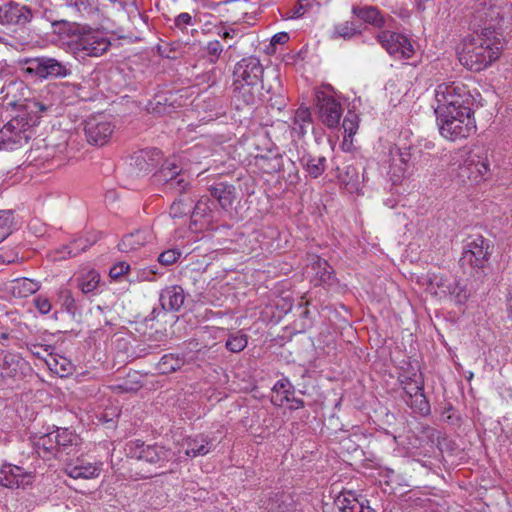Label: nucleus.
Returning <instances> with one entry per match:
<instances>
[{
    "instance_id": "603ef678",
    "label": "nucleus",
    "mask_w": 512,
    "mask_h": 512,
    "mask_svg": "<svg viewBox=\"0 0 512 512\" xmlns=\"http://www.w3.org/2000/svg\"><path fill=\"white\" fill-rule=\"evenodd\" d=\"M46 362L51 370H53L55 373L59 374L62 377L71 373L72 364L65 357H60V359L51 357V359L47 360Z\"/></svg>"
},
{
    "instance_id": "c03bdc74",
    "label": "nucleus",
    "mask_w": 512,
    "mask_h": 512,
    "mask_svg": "<svg viewBox=\"0 0 512 512\" xmlns=\"http://www.w3.org/2000/svg\"><path fill=\"white\" fill-rule=\"evenodd\" d=\"M360 33V26L356 25L352 21H346L335 26L333 31V38L341 37L345 40H348Z\"/></svg>"
},
{
    "instance_id": "774afa93",
    "label": "nucleus",
    "mask_w": 512,
    "mask_h": 512,
    "mask_svg": "<svg viewBox=\"0 0 512 512\" xmlns=\"http://www.w3.org/2000/svg\"><path fill=\"white\" fill-rule=\"evenodd\" d=\"M63 87L67 88L69 91L73 92V94L75 96H79V94L77 93V91L80 89V87L76 84H68V83H62L61 84Z\"/></svg>"
},
{
    "instance_id": "a211bd4d",
    "label": "nucleus",
    "mask_w": 512,
    "mask_h": 512,
    "mask_svg": "<svg viewBox=\"0 0 512 512\" xmlns=\"http://www.w3.org/2000/svg\"><path fill=\"white\" fill-rule=\"evenodd\" d=\"M263 85L245 83L233 80L232 83V104L237 110L252 107L260 97V90Z\"/></svg>"
},
{
    "instance_id": "864d4df0",
    "label": "nucleus",
    "mask_w": 512,
    "mask_h": 512,
    "mask_svg": "<svg viewBox=\"0 0 512 512\" xmlns=\"http://www.w3.org/2000/svg\"><path fill=\"white\" fill-rule=\"evenodd\" d=\"M310 7V3H302V1H298L293 7L281 11V17L286 20L299 19L304 16Z\"/></svg>"
},
{
    "instance_id": "c85d7f7f",
    "label": "nucleus",
    "mask_w": 512,
    "mask_h": 512,
    "mask_svg": "<svg viewBox=\"0 0 512 512\" xmlns=\"http://www.w3.org/2000/svg\"><path fill=\"white\" fill-rule=\"evenodd\" d=\"M161 157V151L157 148L140 150L134 153L133 165L139 172L148 173L158 164Z\"/></svg>"
},
{
    "instance_id": "5fc2aeb1",
    "label": "nucleus",
    "mask_w": 512,
    "mask_h": 512,
    "mask_svg": "<svg viewBox=\"0 0 512 512\" xmlns=\"http://www.w3.org/2000/svg\"><path fill=\"white\" fill-rule=\"evenodd\" d=\"M212 205L208 197H201L194 205L192 216L200 218L208 216L212 212Z\"/></svg>"
},
{
    "instance_id": "bf43d9fd",
    "label": "nucleus",
    "mask_w": 512,
    "mask_h": 512,
    "mask_svg": "<svg viewBox=\"0 0 512 512\" xmlns=\"http://www.w3.org/2000/svg\"><path fill=\"white\" fill-rule=\"evenodd\" d=\"M130 270V265L127 262H118L114 264L109 271V275L112 279L117 280Z\"/></svg>"
},
{
    "instance_id": "9b49d317",
    "label": "nucleus",
    "mask_w": 512,
    "mask_h": 512,
    "mask_svg": "<svg viewBox=\"0 0 512 512\" xmlns=\"http://www.w3.org/2000/svg\"><path fill=\"white\" fill-rule=\"evenodd\" d=\"M24 63L28 65L27 73L42 79L64 78L71 74L70 65L51 57L27 58Z\"/></svg>"
},
{
    "instance_id": "49530a36",
    "label": "nucleus",
    "mask_w": 512,
    "mask_h": 512,
    "mask_svg": "<svg viewBox=\"0 0 512 512\" xmlns=\"http://www.w3.org/2000/svg\"><path fill=\"white\" fill-rule=\"evenodd\" d=\"M248 344V336L243 333L230 334L225 343V348L232 353L243 351Z\"/></svg>"
},
{
    "instance_id": "6e6d98bb",
    "label": "nucleus",
    "mask_w": 512,
    "mask_h": 512,
    "mask_svg": "<svg viewBox=\"0 0 512 512\" xmlns=\"http://www.w3.org/2000/svg\"><path fill=\"white\" fill-rule=\"evenodd\" d=\"M182 252L178 249H168L163 251L158 256V262L163 266H170L177 262V260L181 257Z\"/></svg>"
},
{
    "instance_id": "09e8293b",
    "label": "nucleus",
    "mask_w": 512,
    "mask_h": 512,
    "mask_svg": "<svg viewBox=\"0 0 512 512\" xmlns=\"http://www.w3.org/2000/svg\"><path fill=\"white\" fill-rule=\"evenodd\" d=\"M172 109H173L172 104L167 103V98L164 96H156L147 105V110L150 113H153L156 115L168 114L172 111Z\"/></svg>"
},
{
    "instance_id": "3c124183",
    "label": "nucleus",
    "mask_w": 512,
    "mask_h": 512,
    "mask_svg": "<svg viewBox=\"0 0 512 512\" xmlns=\"http://www.w3.org/2000/svg\"><path fill=\"white\" fill-rule=\"evenodd\" d=\"M61 7H67L78 14H90L89 0H55Z\"/></svg>"
},
{
    "instance_id": "412c9836",
    "label": "nucleus",
    "mask_w": 512,
    "mask_h": 512,
    "mask_svg": "<svg viewBox=\"0 0 512 512\" xmlns=\"http://www.w3.org/2000/svg\"><path fill=\"white\" fill-rule=\"evenodd\" d=\"M153 239L152 230L149 227L136 229L124 235L118 244L121 252L130 253L139 250Z\"/></svg>"
},
{
    "instance_id": "1a4fd4ad",
    "label": "nucleus",
    "mask_w": 512,
    "mask_h": 512,
    "mask_svg": "<svg viewBox=\"0 0 512 512\" xmlns=\"http://www.w3.org/2000/svg\"><path fill=\"white\" fill-rule=\"evenodd\" d=\"M111 46V42L103 33L97 30L83 29L74 40V53L79 57H99Z\"/></svg>"
},
{
    "instance_id": "69168bd1",
    "label": "nucleus",
    "mask_w": 512,
    "mask_h": 512,
    "mask_svg": "<svg viewBox=\"0 0 512 512\" xmlns=\"http://www.w3.org/2000/svg\"><path fill=\"white\" fill-rule=\"evenodd\" d=\"M28 349L34 356H36L38 358H42L40 350L47 351V348H43L42 345H38V344H30V345H28Z\"/></svg>"
},
{
    "instance_id": "f3484780",
    "label": "nucleus",
    "mask_w": 512,
    "mask_h": 512,
    "mask_svg": "<svg viewBox=\"0 0 512 512\" xmlns=\"http://www.w3.org/2000/svg\"><path fill=\"white\" fill-rule=\"evenodd\" d=\"M264 68L259 58L250 56L238 61L233 70V80L262 85Z\"/></svg>"
},
{
    "instance_id": "ddd939ff",
    "label": "nucleus",
    "mask_w": 512,
    "mask_h": 512,
    "mask_svg": "<svg viewBox=\"0 0 512 512\" xmlns=\"http://www.w3.org/2000/svg\"><path fill=\"white\" fill-rule=\"evenodd\" d=\"M35 481V473L23 467L4 463L0 467V486L8 489H26Z\"/></svg>"
},
{
    "instance_id": "c9c22d12",
    "label": "nucleus",
    "mask_w": 512,
    "mask_h": 512,
    "mask_svg": "<svg viewBox=\"0 0 512 512\" xmlns=\"http://www.w3.org/2000/svg\"><path fill=\"white\" fill-rule=\"evenodd\" d=\"M256 159L258 162L263 161L261 166L268 173L280 171L283 167L282 156L276 149L270 148L266 154L257 155Z\"/></svg>"
},
{
    "instance_id": "e433bc0d",
    "label": "nucleus",
    "mask_w": 512,
    "mask_h": 512,
    "mask_svg": "<svg viewBox=\"0 0 512 512\" xmlns=\"http://www.w3.org/2000/svg\"><path fill=\"white\" fill-rule=\"evenodd\" d=\"M140 378H141V376L136 372H134L132 374L129 373L126 379H123L119 383L111 385V389L115 393L137 392L142 387Z\"/></svg>"
},
{
    "instance_id": "ea45409f",
    "label": "nucleus",
    "mask_w": 512,
    "mask_h": 512,
    "mask_svg": "<svg viewBox=\"0 0 512 512\" xmlns=\"http://www.w3.org/2000/svg\"><path fill=\"white\" fill-rule=\"evenodd\" d=\"M311 268L320 282L327 283L332 279L333 269L325 259L317 255L313 256Z\"/></svg>"
},
{
    "instance_id": "a19ab883",
    "label": "nucleus",
    "mask_w": 512,
    "mask_h": 512,
    "mask_svg": "<svg viewBox=\"0 0 512 512\" xmlns=\"http://www.w3.org/2000/svg\"><path fill=\"white\" fill-rule=\"evenodd\" d=\"M445 288L446 289L443 290V292L449 293L450 296L459 304L465 303L470 296V292L466 285L456 279L449 282Z\"/></svg>"
},
{
    "instance_id": "a878e982",
    "label": "nucleus",
    "mask_w": 512,
    "mask_h": 512,
    "mask_svg": "<svg viewBox=\"0 0 512 512\" xmlns=\"http://www.w3.org/2000/svg\"><path fill=\"white\" fill-rule=\"evenodd\" d=\"M399 382L405 392V396L418 393L424 389V381L418 365H408L399 375Z\"/></svg>"
},
{
    "instance_id": "37998d69",
    "label": "nucleus",
    "mask_w": 512,
    "mask_h": 512,
    "mask_svg": "<svg viewBox=\"0 0 512 512\" xmlns=\"http://www.w3.org/2000/svg\"><path fill=\"white\" fill-rule=\"evenodd\" d=\"M339 178L343 184H345L346 188L350 191H356L360 186V179L357 169L348 165L345 167V171L343 174L339 175Z\"/></svg>"
},
{
    "instance_id": "5701e85b",
    "label": "nucleus",
    "mask_w": 512,
    "mask_h": 512,
    "mask_svg": "<svg viewBox=\"0 0 512 512\" xmlns=\"http://www.w3.org/2000/svg\"><path fill=\"white\" fill-rule=\"evenodd\" d=\"M55 433L57 438L56 449L58 459L75 454L78 451L81 439L76 433L68 428H57Z\"/></svg>"
},
{
    "instance_id": "cd10ccee",
    "label": "nucleus",
    "mask_w": 512,
    "mask_h": 512,
    "mask_svg": "<svg viewBox=\"0 0 512 512\" xmlns=\"http://www.w3.org/2000/svg\"><path fill=\"white\" fill-rule=\"evenodd\" d=\"M298 161L311 178H319L326 169V157L308 151L299 152Z\"/></svg>"
},
{
    "instance_id": "0eeeda50",
    "label": "nucleus",
    "mask_w": 512,
    "mask_h": 512,
    "mask_svg": "<svg viewBox=\"0 0 512 512\" xmlns=\"http://www.w3.org/2000/svg\"><path fill=\"white\" fill-rule=\"evenodd\" d=\"M125 451L127 456L132 459L144 461L158 467L165 466L174 457L171 449L158 444H146L139 439L129 441L126 444Z\"/></svg>"
},
{
    "instance_id": "338daca9",
    "label": "nucleus",
    "mask_w": 512,
    "mask_h": 512,
    "mask_svg": "<svg viewBox=\"0 0 512 512\" xmlns=\"http://www.w3.org/2000/svg\"><path fill=\"white\" fill-rule=\"evenodd\" d=\"M290 401L292 402L291 408L292 409H300L304 407V401L300 398H291Z\"/></svg>"
},
{
    "instance_id": "f704fd0d",
    "label": "nucleus",
    "mask_w": 512,
    "mask_h": 512,
    "mask_svg": "<svg viewBox=\"0 0 512 512\" xmlns=\"http://www.w3.org/2000/svg\"><path fill=\"white\" fill-rule=\"evenodd\" d=\"M185 364L183 356L178 354H165L157 364V370L161 374H170L179 370Z\"/></svg>"
},
{
    "instance_id": "4d7b16f0",
    "label": "nucleus",
    "mask_w": 512,
    "mask_h": 512,
    "mask_svg": "<svg viewBox=\"0 0 512 512\" xmlns=\"http://www.w3.org/2000/svg\"><path fill=\"white\" fill-rule=\"evenodd\" d=\"M352 499H358L356 496V493L353 491H347L343 492L341 495H339L336 499V503L339 507V509L342 512H345V510L348 509L349 506L352 504Z\"/></svg>"
},
{
    "instance_id": "7ed1b4c3",
    "label": "nucleus",
    "mask_w": 512,
    "mask_h": 512,
    "mask_svg": "<svg viewBox=\"0 0 512 512\" xmlns=\"http://www.w3.org/2000/svg\"><path fill=\"white\" fill-rule=\"evenodd\" d=\"M458 164L456 177L462 184L477 185L487 181L491 175V163L485 149H474L467 153L457 152L453 158Z\"/></svg>"
},
{
    "instance_id": "4be33fe9",
    "label": "nucleus",
    "mask_w": 512,
    "mask_h": 512,
    "mask_svg": "<svg viewBox=\"0 0 512 512\" xmlns=\"http://www.w3.org/2000/svg\"><path fill=\"white\" fill-rule=\"evenodd\" d=\"M208 190L224 211H230L238 198L237 189L233 184L218 182L209 186Z\"/></svg>"
},
{
    "instance_id": "13d9d810",
    "label": "nucleus",
    "mask_w": 512,
    "mask_h": 512,
    "mask_svg": "<svg viewBox=\"0 0 512 512\" xmlns=\"http://www.w3.org/2000/svg\"><path fill=\"white\" fill-rule=\"evenodd\" d=\"M190 211V206L186 205L181 199L175 200L170 206V215L173 218H179Z\"/></svg>"
},
{
    "instance_id": "79ce46f5",
    "label": "nucleus",
    "mask_w": 512,
    "mask_h": 512,
    "mask_svg": "<svg viewBox=\"0 0 512 512\" xmlns=\"http://www.w3.org/2000/svg\"><path fill=\"white\" fill-rule=\"evenodd\" d=\"M100 284V274L95 270L88 271L79 279V288L84 294L94 293Z\"/></svg>"
},
{
    "instance_id": "b1692460",
    "label": "nucleus",
    "mask_w": 512,
    "mask_h": 512,
    "mask_svg": "<svg viewBox=\"0 0 512 512\" xmlns=\"http://www.w3.org/2000/svg\"><path fill=\"white\" fill-rule=\"evenodd\" d=\"M101 463L87 462L83 459H77L76 462L67 463L65 473L74 479H93L101 473Z\"/></svg>"
},
{
    "instance_id": "8fccbe9b",
    "label": "nucleus",
    "mask_w": 512,
    "mask_h": 512,
    "mask_svg": "<svg viewBox=\"0 0 512 512\" xmlns=\"http://www.w3.org/2000/svg\"><path fill=\"white\" fill-rule=\"evenodd\" d=\"M14 223L13 213L11 210L0 211V243L6 239L12 232Z\"/></svg>"
},
{
    "instance_id": "4468645a",
    "label": "nucleus",
    "mask_w": 512,
    "mask_h": 512,
    "mask_svg": "<svg viewBox=\"0 0 512 512\" xmlns=\"http://www.w3.org/2000/svg\"><path fill=\"white\" fill-rule=\"evenodd\" d=\"M378 41L390 55L396 58L409 59L414 54L411 41L403 34L385 30L378 34Z\"/></svg>"
},
{
    "instance_id": "052dcab7",
    "label": "nucleus",
    "mask_w": 512,
    "mask_h": 512,
    "mask_svg": "<svg viewBox=\"0 0 512 512\" xmlns=\"http://www.w3.org/2000/svg\"><path fill=\"white\" fill-rule=\"evenodd\" d=\"M34 302H35L36 308L38 309V311L41 314H47V313L50 312V310H51V303H50V301L47 298L42 297V296H38V297L35 298Z\"/></svg>"
},
{
    "instance_id": "f8f14e48",
    "label": "nucleus",
    "mask_w": 512,
    "mask_h": 512,
    "mask_svg": "<svg viewBox=\"0 0 512 512\" xmlns=\"http://www.w3.org/2000/svg\"><path fill=\"white\" fill-rule=\"evenodd\" d=\"M115 126L105 117L98 115L88 118L84 123V132L87 142L96 147L106 145L113 133Z\"/></svg>"
},
{
    "instance_id": "e2e57ef3",
    "label": "nucleus",
    "mask_w": 512,
    "mask_h": 512,
    "mask_svg": "<svg viewBox=\"0 0 512 512\" xmlns=\"http://www.w3.org/2000/svg\"><path fill=\"white\" fill-rule=\"evenodd\" d=\"M289 40V35L286 32H279L271 38V45H282L285 44Z\"/></svg>"
},
{
    "instance_id": "c756f323",
    "label": "nucleus",
    "mask_w": 512,
    "mask_h": 512,
    "mask_svg": "<svg viewBox=\"0 0 512 512\" xmlns=\"http://www.w3.org/2000/svg\"><path fill=\"white\" fill-rule=\"evenodd\" d=\"M185 454L189 457L205 456L211 450V440L202 434L185 440Z\"/></svg>"
},
{
    "instance_id": "7c9ffc66",
    "label": "nucleus",
    "mask_w": 512,
    "mask_h": 512,
    "mask_svg": "<svg viewBox=\"0 0 512 512\" xmlns=\"http://www.w3.org/2000/svg\"><path fill=\"white\" fill-rule=\"evenodd\" d=\"M352 13L363 22L371 24L377 28L382 27L385 23L380 11L374 6H353Z\"/></svg>"
},
{
    "instance_id": "4c0bfd02",
    "label": "nucleus",
    "mask_w": 512,
    "mask_h": 512,
    "mask_svg": "<svg viewBox=\"0 0 512 512\" xmlns=\"http://www.w3.org/2000/svg\"><path fill=\"white\" fill-rule=\"evenodd\" d=\"M91 245L92 242H90L86 238L79 237L77 239H74L69 244L63 246V249L59 251L61 255L58 257V259L75 257L79 255L81 252L86 251Z\"/></svg>"
},
{
    "instance_id": "393cba45",
    "label": "nucleus",
    "mask_w": 512,
    "mask_h": 512,
    "mask_svg": "<svg viewBox=\"0 0 512 512\" xmlns=\"http://www.w3.org/2000/svg\"><path fill=\"white\" fill-rule=\"evenodd\" d=\"M55 430L31 438L32 446L39 457L43 459L57 458V442Z\"/></svg>"
},
{
    "instance_id": "aec40b11",
    "label": "nucleus",
    "mask_w": 512,
    "mask_h": 512,
    "mask_svg": "<svg viewBox=\"0 0 512 512\" xmlns=\"http://www.w3.org/2000/svg\"><path fill=\"white\" fill-rule=\"evenodd\" d=\"M390 156L389 173L391 174L393 183H397L405 177L412 155L409 148L402 150L398 147H394L390 150Z\"/></svg>"
},
{
    "instance_id": "6ab92c4d",
    "label": "nucleus",
    "mask_w": 512,
    "mask_h": 512,
    "mask_svg": "<svg viewBox=\"0 0 512 512\" xmlns=\"http://www.w3.org/2000/svg\"><path fill=\"white\" fill-rule=\"evenodd\" d=\"M484 6H488L484 9L485 27L483 29H491L496 32L501 29L505 21L510 17L512 6L506 2H484Z\"/></svg>"
},
{
    "instance_id": "2f4dec72",
    "label": "nucleus",
    "mask_w": 512,
    "mask_h": 512,
    "mask_svg": "<svg viewBox=\"0 0 512 512\" xmlns=\"http://www.w3.org/2000/svg\"><path fill=\"white\" fill-rule=\"evenodd\" d=\"M312 125L311 112L308 107L300 106L293 118L292 132L298 137L306 135L308 128Z\"/></svg>"
},
{
    "instance_id": "680f3d73",
    "label": "nucleus",
    "mask_w": 512,
    "mask_h": 512,
    "mask_svg": "<svg viewBox=\"0 0 512 512\" xmlns=\"http://www.w3.org/2000/svg\"><path fill=\"white\" fill-rule=\"evenodd\" d=\"M292 388V383L289 381L288 378H282L280 380H278L272 390L276 393H283L286 389H291Z\"/></svg>"
},
{
    "instance_id": "20e7f679",
    "label": "nucleus",
    "mask_w": 512,
    "mask_h": 512,
    "mask_svg": "<svg viewBox=\"0 0 512 512\" xmlns=\"http://www.w3.org/2000/svg\"><path fill=\"white\" fill-rule=\"evenodd\" d=\"M435 100V112L472 111L471 106L474 102L468 87L460 81L439 84L435 89Z\"/></svg>"
},
{
    "instance_id": "423d86ee",
    "label": "nucleus",
    "mask_w": 512,
    "mask_h": 512,
    "mask_svg": "<svg viewBox=\"0 0 512 512\" xmlns=\"http://www.w3.org/2000/svg\"><path fill=\"white\" fill-rule=\"evenodd\" d=\"M492 251L490 241L482 235L469 236L463 247L460 263L463 267L474 270L478 278H483L490 266Z\"/></svg>"
},
{
    "instance_id": "72a5a7b5",
    "label": "nucleus",
    "mask_w": 512,
    "mask_h": 512,
    "mask_svg": "<svg viewBox=\"0 0 512 512\" xmlns=\"http://www.w3.org/2000/svg\"><path fill=\"white\" fill-rule=\"evenodd\" d=\"M404 400L414 413H417L421 416H427L431 412V407L424 394V389L418 393L405 396Z\"/></svg>"
},
{
    "instance_id": "39448f33",
    "label": "nucleus",
    "mask_w": 512,
    "mask_h": 512,
    "mask_svg": "<svg viewBox=\"0 0 512 512\" xmlns=\"http://www.w3.org/2000/svg\"><path fill=\"white\" fill-rule=\"evenodd\" d=\"M437 124L442 137L450 141L467 138L476 131V123L473 111L435 112Z\"/></svg>"
},
{
    "instance_id": "9d476101",
    "label": "nucleus",
    "mask_w": 512,
    "mask_h": 512,
    "mask_svg": "<svg viewBox=\"0 0 512 512\" xmlns=\"http://www.w3.org/2000/svg\"><path fill=\"white\" fill-rule=\"evenodd\" d=\"M32 372L31 366L20 355L0 349V382L12 385Z\"/></svg>"
},
{
    "instance_id": "f257e3e1",
    "label": "nucleus",
    "mask_w": 512,
    "mask_h": 512,
    "mask_svg": "<svg viewBox=\"0 0 512 512\" xmlns=\"http://www.w3.org/2000/svg\"><path fill=\"white\" fill-rule=\"evenodd\" d=\"M5 107L16 112L0 129V150L13 151L21 148L31 138V128L41 116L55 110L54 104L44 99H13L4 97Z\"/></svg>"
},
{
    "instance_id": "58836bf2",
    "label": "nucleus",
    "mask_w": 512,
    "mask_h": 512,
    "mask_svg": "<svg viewBox=\"0 0 512 512\" xmlns=\"http://www.w3.org/2000/svg\"><path fill=\"white\" fill-rule=\"evenodd\" d=\"M342 127L345 133L343 146L348 142L352 144L353 136L359 128V116L354 111L349 110L343 119Z\"/></svg>"
},
{
    "instance_id": "2eb2a0df",
    "label": "nucleus",
    "mask_w": 512,
    "mask_h": 512,
    "mask_svg": "<svg viewBox=\"0 0 512 512\" xmlns=\"http://www.w3.org/2000/svg\"><path fill=\"white\" fill-rule=\"evenodd\" d=\"M33 18L32 9L15 1H7L0 5V25L24 27Z\"/></svg>"
},
{
    "instance_id": "de8ad7c7",
    "label": "nucleus",
    "mask_w": 512,
    "mask_h": 512,
    "mask_svg": "<svg viewBox=\"0 0 512 512\" xmlns=\"http://www.w3.org/2000/svg\"><path fill=\"white\" fill-rule=\"evenodd\" d=\"M196 24L195 18H193L189 13L182 12L179 15H177L174 19V26L179 31H181L184 34H188L189 32L196 31L194 28Z\"/></svg>"
},
{
    "instance_id": "0e129e2a",
    "label": "nucleus",
    "mask_w": 512,
    "mask_h": 512,
    "mask_svg": "<svg viewBox=\"0 0 512 512\" xmlns=\"http://www.w3.org/2000/svg\"><path fill=\"white\" fill-rule=\"evenodd\" d=\"M365 499L363 497L358 499H352L351 506L348 507L345 512H361V509H363Z\"/></svg>"
},
{
    "instance_id": "bb28decb",
    "label": "nucleus",
    "mask_w": 512,
    "mask_h": 512,
    "mask_svg": "<svg viewBox=\"0 0 512 512\" xmlns=\"http://www.w3.org/2000/svg\"><path fill=\"white\" fill-rule=\"evenodd\" d=\"M159 301L165 311H179L185 301L184 289L179 285L168 286L161 291Z\"/></svg>"
},
{
    "instance_id": "6e6552de",
    "label": "nucleus",
    "mask_w": 512,
    "mask_h": 512,
    "mask_svg": "<svg viewBox=\"0 0 512 512\" xmlns=\"http://www.w3.org/2000/svg\"><path fill=\"white\" fill-rule=\"evenodd\" d=\"M153 177L155 182L163 186L165 192L181 195L190 187L189 174L174 161H165Z\"/></svg>"
},
{
    "instance_id": "473e14b6",
    "label": "nucleus",
    "mask_w": 512,
    "mask_h": 512,
    "mask_svg": "<svg viewBox=\"0 0 512 512\" xmlns=\"http://www.w3.org/2000/svg\"><path fill=\"white\" fill-rule=\"evenodd\" d=\"M39 290L38 282L29 278H17L11 281L10 291L19 298L28 297Z\"/></svg>"
},
{
    "instance_id": "a18cd8bd",
    "label": "nucleus",
    "mask_w": 512,
    "mask_h": 512,
    "mask_svg": "<svg viewBox=\"0 0 512 512\" xmlns=\"http://www.w3.org/2000/svg\"><path fill=\"white\" fill-rule=\"evenodd\" d=\"M223 50H224V47L219 40H212V41H209L202 48V56L209 63L214 64L218 61Z\"/></svg>"
},
{
    "instance_id": "f03ea898",
    "label": "nucleus",
    "mask_w": 512,
    "mask_h": 512,
    "mask_svg": "<svg viewBox=\"0 0 512 512\" xmlns=\"http://www.w3.org/2000/svg\"><path fill=\"white\" fill-rule=\"evenodd\" d=\"M503 49L502 34L491 29L464 38L459 61L467 69L479 72L496 61Z\"/></svg>"
},
{
    "instance_id": "dca6fc26",
    "label": "nucleus",
    "mask_w": 512,
    "mask_h": 512,
    "mask_svg": "<svg viewBox=\"0 0 512 512\" xmlns=\"http://www.w3.org/2000/svg\"><path fill=\"white\" fill-rule=\"evenodd\" d=\"M316 107L320 120L328 128H336L339 125L343 109L333 96L325 92L316 93Z\"/></svg>"
}]
</instances>
